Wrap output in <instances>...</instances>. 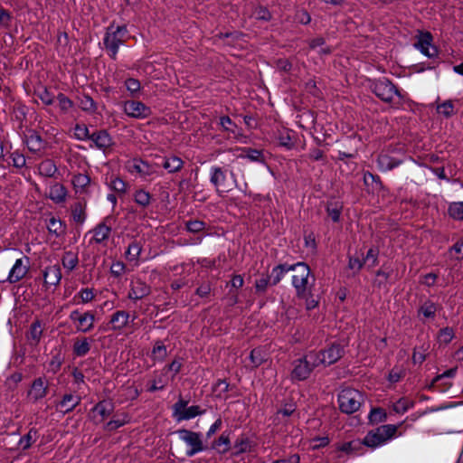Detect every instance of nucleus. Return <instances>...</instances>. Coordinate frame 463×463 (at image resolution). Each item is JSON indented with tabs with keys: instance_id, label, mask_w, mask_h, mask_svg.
<instances>
[{
	"instance_id": "17",
	"label": "nucleus",
	"mask_w": 463,
	"mask_h": 463,
	"mask_svg": "<svg viewBox=\"0 0 463 463\" xmlns=\"http://www.w3.org/2000/svg\"><path fill=\"white\" fill-rule=\"evenodd\" d=\"M405 157H406V156L404 154H402V157H396V156H392L386 153H381L377 156L376 163H377V165H378V168L380 169V171L387 172V171H391V170L394 169L395 167H398L399 165H401L404 162Z\"/></svg>"
},
{
	"instance_id": "29",
	"label": "nucleus",
	"mask_w": 463,
	"mask_h": 463,
	"mask_svg": "<svg viewBox=\"0 0 463 463\" xmlns=\"http://www.w3.org/2000/svg\"><path fill=\"white\" fill-rule=\"evenodd\" d=\"M219 125L222 129L234 138H239L243 136L242 130L241 128L237 126L235 122H233L229 116H222L220 118Z\"/></svg>"
},
{
	"instance_id": "35",
	"label": "nucleus",
	"mask_w": 463,
	"mask_h": 463,
	"mask_svg": "<svg viewBox=\"0 0 463 463\" xmlns=\"http://www.w3.org/2000/svg\"><path fill=\"white\" fill-rule=\"evenodd\" d=\"M437 311V305L430 299H426L418 308V317H420L422 316L425 319L433 320L436 317Z\"/></svg>"
},
{
	"instance_id": "36",
	"label": "nucleus",
	"mask_w": 463,
	"mask_h": 463,
	"mask_svg": "<svg viewBox=\"0 0 463 463\" xmlns=\"http://www.w3.org/2000/svg\"><path fill=\"white\" fill-rule=\"evenodd\" d=\"M66 197L67 189L63 184L56 183L50 187L49 198L55 203H64Z\"/></svg>"
},
{
	"instance_id": "23",
	"label": "nucleus",
	"mask_w": 463,
	"mask_h": 463,
	"mask_svg": "<svg viewBox=\"0 0 463 463\" xmlns=\"http://www.w3.org/2000/svg\"><path fill=\"white\" fill-rule=\"evenodd\" d=\"M128 170L131 174H138L141 176H149L154 174L153 167L141 158H134L128 164Z\"/></svg>"
},
{
	"instance_id": "44",
	"label": "nucleus",
	"mask_w": 463,
	"mask_h": 463,
	"mask_svg": "<svg viewBox=\"0 0 463 463\" xmlns=\"http://www.w3.org/2000/svg\"><path fill=\"white\" fill-rule=\"evenodd\" d=\"M134 202L141 206L142 208H146L150 205L152 201V195L150 193L144 189H138L134 193Z\"/></svg>"
},
{
	"instance_id": "46",
	"label": "nucleus",
	"mask_w": 463,
	"mask_h": 463,
	"mask_svg": "<svg viewBox=\"0 0 463 463\" xmlns=\"http://www.w3.org/2000/svg\"><path fill=\"white\" fill-rule=\"evenodd\" d=\"M369 423L374 425L384 422L387 420V413L381 407L373 408L368 416Z\"/></svg>"
},
{
	"instance_id": "11",
	"label": "nucleus",
	"mask_w": 463,
	"mask_h": 463,
	"mask_svg": "<svg viewBox=\"0 0 463 463\" xmlns=\"http://www.w3.org/2000/svg\"><path fill=\"white\" fill-rule=\"evenodd\" d=\"M49 392V382L45 376L35 378L27 391L26 397L32 403H36L46 397Z\"/></svg>"
},
{
	"instance_id": "41",
	"label": "nucleus",
	"mask_w": 463,
	"mask_h": 463,
	"mask_svg": "<svg viewBox=\"0 0 463 463\" xmlns=\"http://www.w3.org/2000/svg\"><path fill=\"white\" fill-rule=\"evenodd\" d=\"M38 172L44 177H53L58 172V168L52 159H45L39 164Z\"/></svg>"
},
{
	"instance_id": "7",
	"label": "nucleus",
	"mask_w": 463,
	"mask_h": 463,
	"mask_svg": "<svg viewBox=\"0 0 463 463\" xmlns=\"http://www.w3.org/2000/svg\"><path fill=\"white\" fill-rule=\"evenodd\" d=\"M23 143L27 149L38 157L45 155L48 142L33 128H26L23 134Z\"/></svg>"
},
{
	"instance_id": "58",
	"label": "nucleus",
	"mask_w": 463,
	"mask_h": 463,
	"mask_svg": "<svg viewBox=\"0 0 463 463\" xmlns=\"http://www.w3.org/2000/svg\"><path fill=\"white\" fill-rule=\"evenodd\" d=\"M122 416H123L122 419L111 420L108 421L104 425V430L106 431H114V430H118V428L128 424L129 422V416L125 413Z\"/></svg>"
},
{
	"instance_id": "28",
	"label": "nucleus",
	"mask_w": 463,
	"mask_h": 463,
	"mask_svg": "<svg viewBox=\"0 0 463 463\" xmlns=\"http://www.w3.org/2000/svg\"><path fill=\"white\" fill-rule=\"evenodd\" d=\"M46 227L50 234L56 238L65 235L67 225L61 219L51 216L46 222Z\"/></svg>"
},
{
	"instance_id": "32",
	"label": "nucleus",
	"mask_w": 463,
	"mask_h": 463,
	"mask_svg": "<svg viewBox=\"0 0 463 463\" xmlns=\"http://www.w3.org/2000/svg\"><path fill=\"white\" fill-rule=\"evenodd\" d=\"M51 354L52 358L48 363V372L56 374L61 370L65 357L61 348L52 350Z\"/></svg>"
},
{
	"instance_id": "25",
	"label": "nucleus",
	"mask_w": 463,
	"mask_h": 463,
	"mask_svg": "<svg viewBox=\"0 0 463 463\" xmlns=\"http://www.w3.org/2000/svg\"><path fill=\"white\" fill-rule=\"evenodd\" d=\"M115 410V405L110 400H102L96 403L91 409L92 413H97L100 416V420L96 423L102 422L105 419L109 417Z\"/></svg>"
},
{
	"instance_id": "10",
	"label": "nucleus",
	"mask_w": 463,
	"mask_h": 463,
	"mask_svg": "<svg viewBox=\"0 0 463 463\" xmlns=\"http://www.w3.org/2000/svg\"><path fill=\"white\" fill-rule=\"evenodd\" d=\"M176 432L179 438L191 447L190 449L186 451L188 457H193L205 449L201 439V433L185 429L178 430Z\"/></svg>"
},
{
	"instance_id": "27",
	"label": "nucleus",
	"mask_w": 463,
	"mask_h": 463,
	"mask_svg": "<svg viewBox=\"0 0 463 463\" xmlns=\"http://www.w3.org/2000/svg\"><path fill=\"white\" fill-rule=\"evenodd\" d=\"M294 267L295 263L291 265L288 263H280L275 266L271 270V274L269 275L271 280L270 286L278 285L282 280L286 273L294 270Z\"/></svg>"
},
{
	"instance_id": "2",
	"label": "nucleus",
	"mask_w": 463,
	"mask_h": 463,
	"mask_svg": "<svg viewBox=\"0 0 463 463\" xmlns=\"http://www.w3.org/2000/svg\"><path fill=\"white\" fill-rule=\"evenodd\" d=\"M210 183L218 194L229 193L236 184L235 175L225 166L213 165L210 168Z\"/></svg>"
},
{
	"instance_id": "8",
	"label": "nucleus",
	"mask_w": 463,
	"mask_h": 463,
	"mask_svg": "<svg viewBox=\"0 0 463 463\" xmlns=\"http://www.w3.org/2000/svg\"><path fill=\"white\" fill-rule=\"evenodd\" d=\"M188 402L189 401L184 400L180 395L178 401L172 406L173 417L177 421L188 420L205 412V411L201 410L198 405L187 407Z\"/></svg>"
},
{
	"instance_id": "39",
	"label": "nucleus",
	"mask_w": 463,
	"mask_h": 463,
	"mask_svg": "<svg viewBox=\"0 0 463 463\" xmlns=\"http://www.w3.org/2000/svg\"><path fill=\"white\" fill-rule=\"evenodd\" d=\"M342 209V203L332 200L327 202L326 211L334 222H338L340 221Z\"/></svg>"
},
{
	"instance_id": "45",
	"label": "nucleus",
	"mask_w": 463,
	"mask_h": 463,
	"mask_svg": "<svg viewBox=\"0 0 463 463\" xmlns=\"http://www.w3.org/2000/svg\"><path fill=\"white\" fill-rule=\"evenodd\" d=\"M142 251V245L137 241H132L125 252L126 258L130 261H136L139 259Z\"/></svg>"
},
{
	"instance_id": "59",
	"label": "nucleus",
	"mask_w": 463,
	"mask_h": 463,
	"mask_svg": "<svg viewBox=\"0 0 463 463\" xmlns=\"http://www.w3.org/2000/svg\"><path fill=\"white\" fill-rule=\"evenodd\" d=\"M185 229L191 233H199L206 228V223L201 220H189L184 222Z\"/></svg>"
},
{
	"instance_id": "12",
	"label": "nucleus",
	"mask_w": 463,
	"mask_h": 463,
	"mask_svg": "<svg viewBox=\"0 0 463 463\" xmlns=\"http://www.w3.org/2000/svg\"><path fill=\"white\" fill-rule=\"evenodd\" d=\"M29 269L30 259L27 256H23L15 260L5 281L9 282L10 284L17 283L26 276Z\"/></svg>"
},
{
	"instance_id": "1",
	"label": "nucleus",
	"mask_w": 463,
	"mask_h": 463,
	"mask_svg": "<svg viewBox=\"0 0 463 463\" xmlns=\"http://www.w3.org/2000/svg\"><path fill=\"white\" fill-rule=\"evenodd\" d=\"M370 89L377 98L388 104L393 102L394 96L400 100L399 104L404 101L406 97L391 80L385 77L374 80L371 83Z\"/></svg>"
},
{
	"instance_id": "54",
	"label": "nucleus",
	"mask_w": 463,
	"mask_h": 463,
	"mask_svg": "<svg viewBox=\"0 0 463 463\" xmlns=\"http://www.w3.org/2000/svg\"><path fill=\"white\" fill-rule=\"evenodd\" d=\"M43 330L41 321L35 320L30 326L28 338L34 341V344L37 345L41 340Z\"/></svg>"
},
{
	"instance_id": "30",
	"label": "nucleus",
	"mask_w": 463,
	"mask_h": 463,
	"mask_svg": "<svg viewBox=\"0 0 463 463\" xmlns=\"http://www.w3.org/2000/svg\"><path fill=\"white\" fill-rule=\"evenodd\" d=\"M92 339L88 337L76 338L72 345V353L76 357L85 356L91 348Z\"/></svg>"
},
{
	"instance_id": "49",
	"label": "nucleus",
	"mask_w": 463,
	"mask_h": 463,
	"mask_svg": "<svg viewBox=\"0 0 463 463\" xmlns=\"http://www.w3.org/2000/svg\"><path fill=\"white\" fill-rule=\"evenodd\" d=\"M79 107L85 112L94 113L97 110V105L93 99L87 94L79 98Z\"/></svg>"
},
{
	"instance_id": "21",
	"label": "nucleus",
	"mask_w": 463,
	"mask_h": 463,
	"mask_svg": "<svg viewBox=\"0 0 463 463\" xmlns=\"http://www.w3.org/2000/svg\"><path fill=\"white\" fill-rule=\"evenodd\" d=\"M231 434V430L222 431V434L211 443L210 449L216 450L221 455L228 453L232 449Z\"/></svg>"
},
{
	"instance_id": "6",
	"label": "nucleus",
	"mask_w": 463,
	"mask_h": 463,
	"mask_svg": "<svg viewBox=\"0 0 463 463\" xmlns=\"http://www.w3.org/2000/svg\"><path fill=\"white\" fill-rule=\"evenodd\" d=\"M339 410L345 414L357 411L364 402V395L353 388L343 389L337 396Z\"/></svg>"
},
{
	"instance_id": "16",
	"label": "nucleus",
	"mask_w": 463,
	"mask_h": 463,
	"mask_svg": "<svg viewBox=\"0 0 463 463\" xmlns=\"http://www.w3.org/2000/svg\"><path fill=\"white\" fill-rule=\"evenodd\" d=\"M322 361L324 366H329L341 359L345 354L344 347L338 343H333L327 348L322 349Z\"/></svg>"
},
{
	"instance_id": "50",
	"label": "nucleus",
	"mask_w": 463,
	"mask_h": 463,
	"mask_svg": "<svg viewBox=\"0 0 463 463\" xmlns=\"http://www.w3.org/2000/svg\"><path fill=\"white\" fill-rule=\"evenodd\" d=\"M270 276L268 273L261 274V277L255 280V293L259 295L265 294L267 292L268 287L270 285Z\"/></svg>"
},
{
	"instance_id": "9",
	"label": "nucleus",
	"mask_w": 463,
	"mask_h": 463,
	"mask_svg": "<svg viewBox=\"0 0 463 463\" xmlns=\"http://www.w3.org/2000/svg\"><path fill=\"white\" fill-rule=\"evenodd\" d=\"M69 318L75 325L77 332L88 333L94 327L95 316L90 311L81 313L75 309L70 313Z\"/></svg>"
},
{
	"instance_id": "56",
	"label": "nucleus",
	"mask_w": 463,
	"mask_h": 463,
	"mask_svg": "<svg viewBox=\"0 0 463 463\" xmlns=\"http://www.w3.org/2000/svg\"><path fill=\"white\" fill-rule=\"evenodd\" d=\"M125 86L132 98H137L140 93V81L134 78H128L125 80Z\"/></svg>"
},
{
	"instance_id": "4",
	"label": "nucleus",
	"mask_w": 463,
	"mask_h": 463,
	"mask_svg": "<svg viewBox=\"0 0 463 463\" xmlns=\"http://www.w3.org/2000/svg\"><path fill=\"white\" fill-rule=\"evenodd\" d=\"M398 428V425L385 424L368 431L363 439L364 446L375 449L385 444L396 436Z\"/></svg>"
},
{
	"instance_id": "3",
	"label": "nucleus",
	"mask_w": 463,
	"mask_h": 463,
	"mask_svg": "<svg viewBox=\"0 0 463 463\" xmlns=\"http://www.w3.org/2000/svg\"><path fill=\"white\" fill-rule=\"evenodd\" d=\"M128 35V31L127 25H119L115 27L114 24H111L107 28L105 36L103 38V44L112 60L117 59L119 46L125 43Z\"/></svg>"
},
{
	"instance_id": "33",
	"label": "nucleus",
	"mask_w": 463,
	"mask_h": 463,
	"mask_svg": "<svg viewBox=\"0 0 463 463\" xmlns=\"http://www.w3.org/2000/svg\"><path fill=\"white\" fill-rule=\"evenodd\" d=\"M236 150L241 151V154L238 156L239 158H248L251 162L258 163L265 161L262 150L251 147H237Z\"/></svg>"
},
{
	"instance_id": "43",
	"label": "nucleus",
	"mask_w": 463,
	"mask_h": 463,
	"mask_svg": "<svg viewBox=\"0 0 463 463\" xmlns=\"http://www.w3.org/2000/svg\"><path fill=\"white\" fill-rule=\"evenodd\" d=\"M61 263L64 269L68 271H72L79 263L78 254L71 250L65 251L61 259Z\"/></svg>"
},
{
	"instance_id": "31",
	"label": "nucleus",
	"mask_w": 463,
	"mask_h": 463,
	"mask_svg": "<svg viewBox=\"0 0 463 463\" xmlns=\"http://www.w3.org/2000/svg\"><path fill=\"white\" fill-rule=\"evenodd\" d=\"M161 165L169 174H174L184 167V162L177 156L170 155L163 158Z\"/></svg>"
},
{
	"instance_id": "15",
	"label": "nucleus",
	"mask_w": 463,
	"mask_h": 463,
	"mask_svg": "<svg viewBox=\"0 0 463 463\" xmlns=\"http://www.w3.org/2000/svg\"><path fill=\"white\" fill-rule=\"evenodd\" d=\"M151 294V287L141 279H136L131 281L128 298L133 301L143 299Z\"/></svg>"
},
{
	"instance_id": "64",
	"label": "nucleus",
	"mask_w": 463,
	"mask_h": 463,
	"mask_svg": "<svg viewBox=\"0 0 463 463\" xmlns=\"http://www.w3.org/2000/svg\"><path fill=\"white\" fill-rule=\"evenodd\" d=\"M36 96L41 99V101L45 105H52L54 102L53 94L45 87L38 90L36 91Z\"/></svg>"
},
{
	"instance_id": "62",
	"label": "nucleus",
	"mask_w": 463,
	"mask_h": 463,
	"mask_svg": "<svg viewBox=\"0 0 463 463\" xmlns=\"http://www.w3.org/2000/svg\"><path fill=\"white\" fill-rule=\"evenodd\" d=\"M456 373H457V367L450 368V369L445 371L444 373H442L441 374H438L436 377H434L432 379L431 383L427 386V388L429 390L434 389L436 383L441 382L445 378H453V377H455Z\"/></svg>"
},
{
	"instance_id": "63",
	"label": "nucleus",
	"mask_w": 463,
	"mask_h": 463,
	"mask_svg": "<svg viewBox=\"0 0 463 463\" xmlns=\"http://www.w3.org/2000/svg\"><path fill=\"white\" fill-rule=\"evenodd\" d=\"M95 298L93 288H81L73 298V300L76 301L77 298L80 299L81 303H89L92 301Z\"/></svg>"
},
{
	"instance_id": "14",
	"label": "nucleus",
	"mask_w": 463,
	"mask_h": 463,
	"mask_svg": "<svg viewBox=\"0 0 463 463\" xmlns=\"http://www.w3.org/2000/svg\"><path fill=\"white\" fill-rule=\"evenodd\" d=\"M312 371L306 361V358L300 357L292 362V370L290 373V379L292 382H302L307 380Z\"/></svg>"
},
{
	"instance_id": "20",
	"label": "nucleus",
	"mask_w": 463,
	"mask_h": 463,
	"mask_svg": "<svg viewBox=\"0 0 463 463\" xmlns=\"http://www.w3.org/2000/svg\"><path fill=\"white\" fill-rule=\"evenodd\" d=\"M252 449L253 441L247 434L241 433L237 437L232 444L231 456L239 457L241 454L251 452Z\"/></svg>"
},
{
	"instance_id": "24",
	"label": "nucleus",
	"mask_w": 463,
	"mask_h": 463,
	"mask_svg": "<svg viewBox=\"0 0 463 463\" xmlns=\"http://www.w3.org/2000/svg\"><path fill=\"white\" fill-rule=\"evenodd\" d=\"M43 275V282L46 286H57L61 279V267L57 264L47 266Z\"/></svg>"
},
{
	"instance_id": "42",
	"label": "nucleus",
	"mask_w": 463,
	"mask_h": 463,
	"mask_svg": "<svg viewBox=\"0 0 463 463\" xmlns=\"http://www.w3.org/2000/svg\"><path fill=\"white\" fill-rule=\"evenodd\" d=\"M71 183L77 193H82L90 185V177L87 174H77L73 175Z\"/></svg>"
},
{
	"instance_id": "18",
	"label": "nucleus",
	"mask_w": 463,
	"mask_h": 463,
	"mask_svg": "<svg viewBox=\"0 0 463 463\" xmlns=\"http://www.w3.org/2000/svg\"><path fill=\"white\" fill-rule=\"evenodd\" d=\"M92 143L90 147H96L100 150H106L113 145V139L106 129L96 130L91 133L90 139Z\"/></svg>"
},
{
	"instance_id": "60",
	"label": "nucleus",
	"mask_w": 463,
	"mask_h": 463,
	"mask_svg": "<svg viewBox=\"0 0 463 463\" xmlns=\"http://www.w3.org/2000/svg\"><path fill=\"white\" fill-rule=\"evenodd\" d=\"M437 112L444 116L446 118L452 117L455 114L452 101L449 99L439 104L437 106Z\"/></svg>"
},
{
	"instance_id": "55",
	"label": "nucleus",
	"mask_w": 463,
	"mask_h": 463,
	"mask_svg": "<svg viewBox=\"0 0 463 463\" xmlns=\"http://www.w3.org/2000/svg\"><path fill=\"white\" fill-rule=\"evenodd\" d=\"M415 405V402L413 401H410L404 397L400 398L394 404H393V411L396 413L403 414L405 413L409 409L413 408Z\"/></svg>"
},
{
	"instance_id": "13",
	"label": "nucleus",
	"mask_w": 463,
	"mask_h": 463,
	"mask_svg": "<svg viewBox=\"0 0 463 463\" xmlns=\"http://www.w3.org/2000/svg\"><path fill=\"white\" fill-rule=\"evenodd\" d=\"M124 112L133 118H146L151 116L152 109L139 100H127L124 102Z\"/></svg>"
},
{
	"instance_id": "47",
	"label": "nucleus",
	"mask_w": 463,
	"mask_h": 463,
	"mask_svg": "<svg viewBox=\"0 0 463 463\" xmlns=\"http://www.w3.org/2000/svg\"><path fill=\"white\" fill-rule=\"evenodd\" d=\"M10 161L8 164L14 168L22 169L26 165L25 156L19 150H14L9 154Z\"/></svg>"
},
{
	"instance_id": "37",
	"label": "nucleus",
	"mask_w": 463,
	"mask_h": 463,
	"mask_svg": "<svg viewBox=\"0 0 463 463\" xmlns=\"http://www.w3.org/2000/svg\"><path fill=\"white\" fill-rule=\"evenodd\" d=\"M28 107L22 103H15L12 110V119L18 123V128H22L26 120Z\"/></svg>"
},
{
	"instance_id": "53",
	"label": "nucleus",
	"mask_w": 463,
	"mask_h": 463,
	"mask_svg": "<svg viewBox=\"0 0 463 463\" xmlns=\"http://www.w3.org/2000/svg\"><path fill=\"white\" fill-rule=\"evenodd\" d=\"M153 359L162 362L167 355L166 346L161 340L156 341L152 350Z\"/></svg>"
},
{
	"instance_id": "57",
	"label": "nucleus",
	"mask_w": 463,
	"mask_h": 463,
	"mask_svg": "<svg viewBox=\"0 0 463 463\" xmlns=\"http://www.w3.org/2000/svg\"><path fill=\"white\" fill-rule=\"evenodd\" d=\"M433 36L430 32H420L418 40L414 43L416 49L430 47L432 44Z\"/></svg>"
},
{
	"instance_id": "40",
	"label": "nucleus",
	"mask_w": 463,
	"mask_h": 463,
	"mask_svg": "<svg viewBox=\"0 0 463 463\" xmlns=\"http://www.w3.org/2000/svg\"><path fill=\"white\" fill-rule=\"evenodd\" d=\"M71 216L75 222L82 224L87 218L86 214V203L76 202L71 206Z\"/></svg>"
},
{
	"instance_id": "48",
	"label": "nucleus",
	"mask_w": 463,
	"mask_h": 463,
	"mask_svg": "<svg viewBox=\"0 0 463 463\" xmlns=\"http://www.w3.org/2000/svg\"><path fill=\"white\" fill-rule=\"evenodd\" d=\"M37 438L38 430L33 428L20 439L19 445L22 447L23 450H26L37 440Z\"/></svg>"
},
{
	"instance_id": "38",
	"label": "nucleus",
	"mask_w": 463,
	"mask_h": 463,
	"mask_svg": "<svg viewBox=\"0 0 463 463\" xmlns=\"http://www.w3.org/2000/svg\"><path fill=\"white\" fill-rule=\"evenodd\" d=\"M249 359L252 368H258L267 361L268 354L263 347L259 346L250 351Z\"/></svg>"
},
{
	"instance_id": "26",
	"label": "nucleus",
	"mask_w": 463,
	"mask_h": 463,
	"mask_svg": "<svg viewBox=\"0 0 463 463\" xmlns=\"http://www.w3.org/2000/svg\"><path fill=\"white\" fill-rule=\"evenodd\" d=\"M130 315L128 312L124 310H118L114 312L109 320V324L111 325V329L113 331H120L124 327L127 326V325L129 322Z\"/></svg>"
},
{
	"instance_id": "52",
	"label": "nucleus",
	"mask_w": 463,
	"mask_h": 463,
	"mask_svg": "<svg viewBox=\"0 0 463 463\" xmlns=\"http://www.w3.org/2000/svg\"><path fill=\"white\" fill-rule=\"evenodd\" d=\"M303 358H306V361L308 363V365L312 372L316 367L321 364L324 365V362L322 361L321 351H311L307 354L304 355Z\"/></svg>"
},
{
	"instance_id": "22",
	"label": "nucleus",
	"mask_w": 463,
	"mask_h": 463,
	"mask_svg": "<svg viewBox=\"0 0 463 463\" xmlns=\"http://www.w3.org/2000/svg\"><path fill=\"white\" fill-rule=\"evenodd\" d=\"M80 396L66 393L62 396L61 400L56 403V409L60 412L66 414L71 412L80 403Z\"/></svg>"
},
{
	"instance_id": "61",
	"label": "nucleus",
	"mask_w": 463,
	"mask_h": 463,
	"mask_svg": "<svg viewBox=\"0 0 463 463\" xmlns=\"http://www.w3.org/2000/svg\"><path fill=\"white\" fill-rule=\"evenodd\" d=\"M74 137L77 140H90L91 133H90L89 128L84 124H76L74 127Z\"/></svg>"
},
{
	"instance_id": "34",
	"label": "nucleus",
	"mask_w": 463,
	"mask_h": 463,
	"mask_svg": "<svg viewBox=\"0 0 463 463\" xmlns=\"http://www.w3.org/2000/svg\"><path fill=\"white\" fill-rule=\"evenodd\" d=\"M364 446L363 439H357L338 445L336 449L348 455H357L360 454V450L363 449Z\"/></svg>"
},
{
	"instance_id": "5",
	"label": "nucleus",
	"mask_w": 463,
	"mask_h": 463,
	"mask_svg": "<svg viewBox=\"0 0 463 463\" xmlns=\"http://www.w3.org/2000/svg\"><path fill=\"white\" fill-rule=\"evenodd\" d=\"M297 273L292 276V286L296 290L297 298H305L307 291L312 290L313 283H308L311 274L309 266L303 261L295 263L294 270Z\"/></svg>"
},
{
	"instance_id": "19",
	"label": "nucleus",
	"mask_w": 463,
	"mask_h": 463,
	"mask_svg": "<svg viewBox=\"0 0 463 463\" xmlns=\"http://www.w3.org/2000/svg\"><path fill=\"white\" fill-rule=\"evenodd\" d=\"M109 220V217L105 218L102 222L97 224L91 231L89 232V233L93 234L90 243L93 241L96 244H104L105 241L109 240L112 232L111 227L107 224Z\"/></svg>"
},
{
	"instance_id": "51",
	"label": "nucleus",
	"mask_w": 463,
	"mask_h": 463,
	"mask_svg": "<svg viewBox=\"0 0 463 463\" xmlns=\"http://www.w3.org/2000/svg\"><path fill=\"white\" fill-rule=\"evenodd\" d=\"M448 213L450 218L463 221V202H454L449 205Z\"/></svg>"
}]
</instances>
